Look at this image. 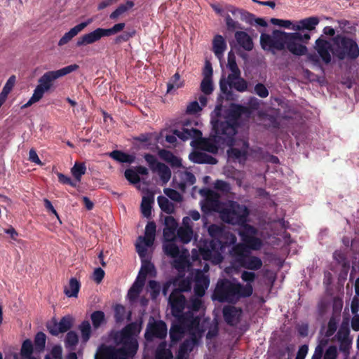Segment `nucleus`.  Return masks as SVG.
<instances>
[{
	"mask_svg": "<svg viewBox=\"0 0 359 359\" xmlns=\"http://www.w3.org/2000/svg\"><path fill=\"white\" fill-rule=\"evenodd\" d=\"M153 200L149 197L144 196L141 203V211L144 217L149 218L151 215V203Z\"/></svg>",
	"mask_w": 359,
	"mask_h": 359,
	"instance_id": "obj_40",
	"label": "nucleus"
},
{
	"mask_svg": "<svg viewBox=\"0 0 359 359\" xmlns=\"http://www.w3.org/2000/svg\"><path fill=\"white\" fill-rule=\"evenodd\" d=\"M332 42L335 46L334 49L332 48L331 42L327 40L319 38L316 41V50L325 63L330 62L332 53L340 60L346 57L355 59L359 56V48L354 40L337 35L332 39Z\"/></svg>",
	"mask_w": 359,
	"mask_h": 359,
	"instance_id": "obj_7",
	"label": "nucleus"
},
{
	"mask_svg": "<svg viewBox=\"0 0 359 359\" xmlns=\"http://www.w3.org/2000/svg\"><path fill=\"white\" fill-rule=\"evenodd\" d=\"M225 22L229 30L233 31L241 28L240 24L237 21L233 20L228 14L225 16Z\"/></svg>",
	"mask_w": 359,
	"mask_h": 359,
	"instance_id": "obj_56",
	"label": "nucleus"
},
{
	"mask_svg": "<svg viewBox=\"0 0 359 359\" xmlns=\"http://www.w3.org/2000/svg\"><path fill=\"white\" fill-rule=\"evenodd\" d=\"M202 109L197 101L191 102L187 107V112L189 114H196Z\"/></svg>",
	"mask_w": 359,
	"mask_h": 359,
	"instance_id": "obj_62",
	"label": "nucleus"
},
{
	"mask_svg": "<svg viewBox=\"0 0 359 359\" xmlns=\"http://www.w3.org/2000/svg\"><path fill=\"white\" fill-rule=\"evenodd\" d=\"M199 193L204 198L201 202L203 212L205 213L218 212L221 218V212L224 208L225 202L220 201L219 194L208 188L201 189Z\"/></svg>",
	"mask_w": 359,
	"mask_h": 359,
	"instance_id": "obj_11",
	"label": "nucleus"
},
{
	"mask_svg": "<svg viewBox=\"0 0 359 359\" xmlns=\"http://www.w3.org/2000/svg\"><path fill=\"white\" fill-rule=\"evenodd\" d=\"M166 335L167 326L161 320L149 324L145 332V338L148 341H151L154 337L164 339Z\"/></svg>",
	"mask_w": 359,
	"mask_h": 359,
	"instance_id": "obj_17",
	"label": "nucleus"
},
{
	"mask_svg": "<svg viewBox=\"0 0 359 359\" xmlns=\"http://www.w3.org/2000/svg\"><path fill=\"white\" fill-rule=\"evenodd\" d=\"M309 347L307 345H302L299 347L295 359H304L308 353Z\"/></svg>",
	"mask_w": 359,
	"mask_h": 359,
	"instance_id": "obj_64",
	"label": "nucleus"
},
{
	"mask_svg": "<svg viewBox=\"0 0 359 359\" xmlns=\"http://www.w3.org/2000/svg\"><path fill=\"white\" fill-rule=\"evenodd\" d=\"M46 340V334L43 332H38L34 339L35 346L40 349H43L45 347Z\"/></svg>",
	"mask_w": 359,
	"mask_h": 359,
	"instance_id": "obj_52",
	"label": "nucleus"
},
{
	"mask_svg": "<svg viewBox=\"0 0 359 359\" xmlns=\"http://www.w3.org/2000/svg\"><path fill=\"white\" fill-rule=\"evenodd\" d=\"M201 90L205 95H210L213 91L212 79H203L201 83Z\"/></svg>",
	"mask_w": 359,
	"mask_h": 359,
	"instance_id": "obj_48",
	"label": "nucleus"
},
{
	"mask_svg": "<svg viewBox=\"0 0 359 359\" xmlns=\"http://www.w3.org/2000/svg\"><path fill=\"white\" fill-rule=\"evenodd\" d=\"M270 22L273 25H276L278 27L287 28V29H292V27L294 23H293L292 21L288 20H281L278 18H271L270 20Z\"/></svg>",
	"mask_w": 359,
	"mask_h": 359,
	"instance_id": "obj_51",
	"label": "nucleus"
},
{
	"mask_svg": "<svg viewBox=\"0 0 359 359\" xmlns=\"http://www.w3.org/2000/svg\"><path fill=\"white\" fill-rule=\"evenodd\" d=\"M214 187L223 193H228L231 189L229 184L222 180H217L214 184Z\"/></svg>",
	"mask_w": 359,
	"mask_h": 359,
	"instance_id": "obj_54",
	"label": "nucleus"
},
{
	"mask_svg": "<svg viewBox=\"0 0 359 359\" xmlns=\"http://www.w3.org/2000/svg\"><path fill=\"white\" fill-rule=\"evenodd\" d=\"M72 323V320L70 316H65L58 323H56V327L59 329V332L63 333L70 329Z\"/></svg>",
	"mask_w": 359,
	"mask_h": 359,
	"instance_id": "obj_42",
	"label": "nucleus"
},
{
	"mask_svg": "<svg viewBox=\"0 0 359 359\" xmlns=\"http://www.w3.org/2000/svg\"><path fill=\"white\" fill-rule=\"evenodd\" d=\"M245 247L248 248L244 243L232 247L229 253L233 259V264L255 273L262 269L263 262L260 257L246 253Z\"/></svg>",
	"mask_w": 359,
	"mask_h": 359,
	"instance_id": "obj_9",
	"label": "nucleus"
},
{
	"mask_svg": "<svg viewBox=\"0 0 359 359\" xmlns=\"http://www.w3.org/2000/svg\"><path fill=\"white\" fill-rule=\"evenodd\" d=\"M57 175L58 177V180L60 183L63 184H69L73 187H75L76 186V184L74 182L70 177L65 175L62 173L57 172Z\"/></svg>",
	"mask_w": 359,
	"mask_h": 359,
	"instance_id": "obj_61",
	"label": "nucleus"
},
{
	"mask_svg": "<svg viewBox=\"0 0 359 359\" xmlns=\"http://www.w3.org/2000/svg\"><path fill=\"white\" fill-rule=\"evenodd\" d=\"M302 34L299 32L286 33L285 39V47L296 55H303L306 53V47L302 45Z\"/></svg>",
	"mask_w": 359,
	"mask_h": 359,
	"instance_id": "obj_14",
	"label": "nucleus"
},
{
	"mask_svg": "<svg viewBox=\"0 0 359 359\" xmlns=\"http://www.w3.org/2000/svg\"><path fill=\"white\" fill-rule=\"evenodd\" d=\"M195 182V176L187 170H177L175 173L172 180L173 187L182 191H184L187 187L193 185Z\"/></svg>",
	"mask_w": 359,
	"mask_h": 359,
	"instance_id": "obj_15",
	"label": "nucleus"
},
{
	"mask_svg": "<svg viewBox=\"0 0 359 359\" xmlns=\"http://www.w3.org/2000/svg\"><path fill=\"white\" fill-rule=\"evenodd\" d=\"M141 327L136 323L126 325L121 331L114 336V342L120 348L101 345L95 355V359H133L138 349L136 339L140 332Z\"/></svg>",
	"mask_w": 359,
	"mask_h": 359,
	"instance_id": "obj_4",
	"label": "nucleus"
},
{
	"mask_svg": "<svg viewBox=\"0 0 359 359\" xmlns=\"http://www.w3.org/2000/svg\"><path fill=\"white\" fill-rule=\"evenodd\" d=\"M285 32L274 30L271 34H262L260 43L264 50L275 53L276 50H281L285 48Z\"/></svg>",
	"mask_w": 359,
	"mask_h": 359,
	"instance_id": "obj_12",
	"label": "nucleus"
},
{
	"mask_svg": "<svg viewBox=\"0 0 359 359\" xmlns=\"http://www.w3.org/2000/svg\"><path fill=\"white\" fill-rule=\"evenodd\" d=\"M209 266L205 264L203 270L196 269L191 273L192 281L194 283V294L197 297L191 299L187 306V311L182 313L186 305V299L182 292L189 291L191 288V281L188 278L182 281L179 285V290L173 291L168 299L171 306V312L176 318L175 322L170 330V337L173 342L179 341L184 334L189 335V339L185 340L180 346L177 358L183 359L198 344L205 332L208 322L201 319L196 314L202 306L200 299L205 294L210 285L209 276L207 274Z\"/></svg>",
	"mask_w": 359,
	"mask_h": 359,
	"instance_id": "obj_2",
	"label": "nucleus"
},
{
	"mask_svg": "<svg viewBox=\"0 0 359 359\" xmlns=\"http://www.w3.org/2000/svg\"><path fill=\"white\" fill-rule=\"evenodd\" d=\"M144 283H145L142 282V280H140L138 279L135 280L128 292L127 297L130 302H135L137 299L139 294L142 290Z\"/></svg>",
	"mask_w": 359,
	"mask_h": 359,
	"instance_id": "obj_31",
	"label": "nucleus"
},
{
	"mask_svg": "<svg viewBox=\"0 0 359 359\" xmlns=\"http://www.w3.org/2000/svg\"><path fill=\"white\" fill-rule=\"evenodd\" d=\"M109 156L120 163H132L135 161V156L134 154H128L118 150L110 152Z\"/></svg>",
	"mask_w": 359,
	"mask_h": 359,
	"instance_id": "obj_28",
	"label": "nucleus"
},
{
	"mask_svg": "<svg viewBox=\"0 0 359 359\" xmlns=\"http://www.w3.org/2000/svg\"><path fill=\"white\" fill-rule=\"evenodd\" d=\"M158 156L162 160L166 161L172 166H181V159L175 156L170 151L165 149H161L158 151Z\"/></svg>",
	"mask_w": 359,
	"mask_h": 359,
	"instance_id": "obj_30",
	"label": "nucleus"
},
{
	"mask_svg": "<svg viewBox=\"0 0 359 359\" xmlns=\"http://www.w3.org/2000/svg\"><path fill=\"white\" fill-rule=\"evenodd\" d=\"M163 192L166 196L174 201L180 202L182 200V195L175 189L165 188L164 189Z\"/></svg>",
	"mask_w": 359,
	"mask_h": 359,
	"instance_id": "obj_49",
	"label": "nucleus"
},
{
	"mask_svg": "<svg viewBox=\"0 0 359 359\" xmlns=\"http://www.w3.org/2000/svg\"><path fill=\"white\" fill-rule=\"evenodd\" d=\"M227 67L231 71V73L229 74V76L232 77L233 75L236 74L241 75V72L236 62V56L232 51H230L228 53Z\"/></svg>",
	"mask_w": 359,
	"mask_h": 359,
	"instance_id": "obj_35",
	"label": "nucleus"
},
{
	"mask_svg": "<svg viewBox=\"0 0 359 359\" xmlns=\"http://www.w3.org/2000/svg\"><path fill=\"white\" fill-rule=\"evenodd\" d=\"M163 250L166 255L174 259L172 266L180 273L183 272L189 266V250H180L175 241H163Z\"/></svg>",
	"mask_w": 359,
	"mask_h": 359,
	"instance_id": "obj_10",
	"label": "nucleus"
},
{
	"mask_svg": "<svg viewBox=\"0 0 359 359\" xmlns=\"http://www.w3.org/2000/svg\"><path fill=\"white\" fill-rule=\"evenodd\" d=\"M211 241L201 240L199 252L205 261H210L214 264H220L226 245H236V237L226 231L224 227L217 224H211L208 228Z\"/></svg>",
	"mask_w": 359,
	"mask_h": 359,
	"instance_id": "obj_6",
	"label": "nucleus"
},
{
	"mask_svg": "<svg viewBox=\"0 0 359 359\" xmlns=\"http://www.w3.org/2000/svg\"><path fill=\"white\" fill-rule=\"evenodd\" d=\"M318 23L319 19L318 17H309L296 22L292 27V29L294 31H300L304 29L313 30Z\"/></svg>",
	"mask_w": 359,
	"mask_h": 359,
	"instance_id": "obj_22",
	"label": "nucleus"
},
{
	"mask_svg": "<svg viewBox=\"0 0 359 359\" xmlns=\"http://www.w3.org/2000/svg\"><path fill=\"white\" fill-rule=\"evenodd\" d=\"M158 205L162 211L171 213L174 210L173 204L165 196H160L157 198Z\"/></svg>",
	"mask_w": 359,
	"mask_h": 359,
	"instance_id": "obj_39",
	"label": "nucleus"
},
{
	"mask_svg": "<svg viewBox=\"0 0 359 359\" xmlns=\"http://www.w3.org/2000/svg\"><path fill=\"white\" fill-rule=\"evenodd\" d=\"M126 309L121 304H116L114 306V317L117 323H120L124 320L126 318Z\"/></svg>",
	"mask_w": 359,
	"mask_h": 359,
	"instance_id": "obj_47",
	"label": "nucleus"
},
{
	"mask_svg": "<svg viewBox=\"0 0 359 359\" xmlns=\"http://www.w3.org/2000/svg\"><path fill=\"white\" fill-rule=\"evenodd\" d=\"M33 352L32 342L29 339L25 340L22 345L20 355L25 359H36L32 356Z\"/></svg>",
	"mask_w": 359,
	"mask_h": 359,
	"instance_id": "obj_36",
	"label": "nucleus"
},
{
	"mask_svg": "<svg viewBox=\"0 0 359 359\" xmlns=\"http://www.w3.org/2000/svg\"><path fill=\"white\" fill-rule=\"evenodd\" d=\"M249 215L247 206L233 201H228L225 202L224 208L221 212V219L226 223L241 226L238 235L243 243L250 250H259L263 246V241L256 237L257 229L247 224Z\"/></svg>",
	"mask_w": 359,
	"mask_h": 359,
	"instance_id": "obj_3",
	"label": "nucleus"
},
{
	"mask_svg": "<svg viewBox=\"0 0 359 359\" xmlns=\"http://www.w3.org/2000/svg\"><path fill=\"white\" fill-rule=\"evenodd\" d=\"M177 223L171 216L165 218V227L163 229V241H175L176 238Z\"/></svg>",
	"mask_w": 359,
	"mask_h": 359,
	"instance_id": "obj_20",
	"label": "nucleus"
},
{
	"mask_svg": "<svg viewBox=\"0 0 359 359\" xmlns=\"http://www.w3.org/2000/svg\"><path fill=\"white\" fill-rule=\"evenodd\" d=\"M177 234L181 242L188 243L192 239L194 232L189 228H179Z\"/></svg>",
	"mask_w": 359,
	"mask_h": 359,
	"instance_id": "obj_37",
	"label": "nucleus"
},
{
	"mask_svg": "<svg viewBox=\"0 0 359 359\" xmlns=\"http://www.w3.org/2000/svg\"><path fill=\"white\" fill-rule=\"evenodd\" d=\"M173 355L170 348H167L165 342H161L155 353V359H172Z\"/></svg>",
	"mask_w": 359,
	"mask_h": 359,
	"instance_id": "obj_32",
	"label": "nucleus"
},
{
	"mask_svg": "<svg viewBox=\"0 0 359 359\" xmlns=\"http://www.w3.org/2000/svg\"><path fill=\"white\" fill-rule=\"evenodd\" d=\"M81 283L79 280L73 277L69 279L67 285L64 287V293L67 297L76 298L80 290Z\"/></svg>",
	"mask_w": 359,
	"mask_h": 359,
	"instance_id": "obj_26",
	"label": "nucleus"
},
{
	"mask_svg": "<svg viewBox=\"0 0 359 359\" xmlns=\"http://www.w3.org/2000/svg\"><path fill=\"white\" fill-rule=\"evenodd\" d=\"M184 85V81L181 79L180 75L177 72L168 81L167 83L168 94L174 95L178 89L182 88Z\"/></svg>",
	"mask_w": 359,
	"mask_h": 359,
	"instance_id": "obj_25",
	"label": "nucleus"
},
{
	"mask_svg": "<svg viewBox=\"0 0 359 359\" xmlns=\"http://www.w3.org/2000/svg\"><path fill=\"white\" fill-rule=\"evenodd\" d=\"M16 78L15 76L13 75L9 77L8 81H6L5 86H4L2 90L5 93L9 94L10 92L12 90L13 88L14 87V85L15 83Z\"/></svg>",
	"mask_w": 359,
	"mask_h": 359,
	"instance_id": "obj_60",
	"label": "nucleus"
},
{
	"mask_svg": "<svg viewBox=\"0 0 359 359\" xmlns=\"http://www.w3.org/2000/svg\"><path fill=\"white\" fill-rule=\"evenodd\" d=\"M104 36H105V35L103 32V28H97L95 30L79 37L76 41V46L80 47L92 44L98 41Z\"/></svg>",
	"mask_w": 359,
	"mask_h": 359,
	"instance_id": "obj_18",
	"label": "nucleus"
},
{
	"mask_svg": "<svg viewBox=\"0 0 359 359\" xmlns=\"http://www.w3.org/2000/svg\"><path fill=\"white\" fill-rule=\"evenodd\" d=\"M147 291L150 293L151 299H156L160 294L161 285L156 280H150L148 283Z\"/></svg>",
	"mask_w": 359,
	"mask_h": 359,
	"instance_id": "obj_43",
	"label": "nucleus"
},
{
	"mask_svg": "<svg viewBox=\"0 0 359 359\" xmlns=\"http://www.w3.org/2000/svg\"><path fill=\"white\" fill-rule=\"evenodd\" d=\"M124 27H125V23L121 22V23L116 24L112 27L109 28V29L103 28V32H104L105 36H109L114 35V34L122 31Z\"/></svg>",
	"mask_w": 359,
	"mask_h": 359,
	"instance_id": "obj_50",
	"label": "nucleus"
},
{
	"mask_svg": "<svg viewBox=\"0 0 359 359\" xmlns=\"http://www.w3.org/2000/svg\"><path fill=\"white\" fill-rule=\"evenodd\" d=\"M86 167L83 163H75L71 169L72 175L74 177L77 182H80L81 177L85 174Z\"/></svg>",
	"mask_w": 359,
	"mask_h": 359,
	"instance_id": "obj_38",
	"label": "nucleus"
},
{
	"mask_svg": "<svg viewBox=\"0 0 359 359\" xmlns=\"http://www.w3.org/2000/svg\"><path fill=\"white\" fill-rule=\"evenodd\" d=\"M222 312L224 320L230 325H237L242 314V310L233 306H224Z\"/></svg>",
	"mask_w": 359,
	"mask_h": 359,
	"instance_id": "obj_21",
	"label": "nucleus"
},
{
	"mask_svg": "<svg viewBox=\"0 0 359 359\" xmlns=\"http://www.w3.org/2000/svg\"><path fill=\"white\" fill-rule=\"evenodd\" d=\"M334 259L344 266H346L348 263L346 262L345 255L341 250H337L333 254Z\"/></svg>",
	"mask_w": 359,
	"mask_h": 359,
	"instance_id": "obj_58",
	"label": "nucleus"
},
{
	"mask_svg": "<svg viewBox=\"0 0 359 359\" xmlns=\"http://www.w3.org/2000/svg\"><path fill=\"white\" fill-rule=\"evenodd\" d=\"M189 159L196 163H208L214 165L217 163L215 158L201 151L191 153L189 154Z\"/></svg>",
	"mask_w": 359,
	"mask_h": 359,
	"instance_id": "obj_23",
	"label": "nucleus"
},
{
	"mask_svg": "<svg viewBox=\"0 0 359 359\" xmlns=\"http://www.w3.org/2000/svg\"><path fill=\"white\" fill-rule=\"evenodd\" d=\"M125 177L131 184H136L140 181L138 173L133 168L126 170Z\"/></svg>",
	"mask_w": 359,
	"mask_h": 359,
	"instance_id": "obj_46",
	"label": "nucleus"
},
{
	"mask_svg": "<svg viewBox=\"0 0 359 359\" xmlns=\"http://www.w3.org/2000/svg\"><path fill=\"white\" fill-rule=\"evenodd\" d=\"M93 18H88L84 22L74 26L67 32H66L63 36L59 40L58 46H62L67 44L70 41L74 36H76L79 32L83 30L88 25L93 22Z\"/></svg>",
	"mask_w": 359,
	"mask_h": 359,
	"instance_id": "obj_19",
	"label": "nucleus"
},
{
	"mask_svg": "<svg viewBox=\"0 0 359 359\" xmlns=\"http://www.w3.org/2000/svg\"><path fill=\"white\" fill-rule=\"evenodd\" d=\"M133 6L134 3L132 1H127L125 4H121L114 12H112L109 17L112 20H116Z\"/></svg>",
	"mask_w": 359,
	"mask_h": 359,
	"instance_id": "obj_34",
	"label": "nucleus"
},
{
	"mask_svg": "<svg viewBox=\"0 0 359 359\" xmlns=\"http://www.w3.org/2000/svg\"><path fill=\"white\" fill-rule=\"evenodd\" d=\"M229 84L230 87L239 92H244L247 90L248 83L241 77V75H233L232 77L229 76Z\"/></svg>",
	"mask_w": 359,
	"mask_h": 359,
	"instance_id": "obj_29",
	"label": "nucleus"
},
{
	"mask_svg": "<svg viewBox=\"0 0 359 359\" xmlns=\"http://www.w3.org/2000/svg\"><path fill=\"white\" fill-rule=\"evenodd\" d=\"M255 93L260 97L265 98L269 95V90L262 83H257L255 86Z\"/></svg>",
	"mask_w": 359,
	"mask_h": 359,
	"instance_id": "obj_53",
	"label": "nucleus"
},
{
	"mask_svg": "<svg viewBox=\"0 0 359 359\" xmlns=\"http://www.w3.org/2000/svg\"><path fill=\"white\" fill-rule=\"evenodd\" d=\"M91 320L95 328L99 327L104 321V313L100 311L93 312L91 314Z\"/></svg>",
	"mask_w": 359,
	"mask_h": 359,
	"instance_id": "obj_45",
	"label": "nucleus"
},
{
	"mask_svg": "<svg viewBox=\"0 0 359 359\" xmlns=\"http://www.w3.org/2000/svg\"><path fill=\"white\" fill-rule=\"evenodd\" d=\"M235 39L239 46L246 50L253 48V43L250 36L245 32L238 31L235 33Z\"/></svg>",
	"mask_w": 359,
	"mask_h": 359,
	"instance_id": "obj_27",
	"label": "nucleus"
},
{
	"mask_svg": "<svg viewBox=\"0 0 359 359\" xmlns=\"http://www.w3.org/2000/svg\"><path fill=\"white\" fill-rule=\"evenodd\" d=\"M145 161L148 163L149 168L154 171L156 169V167H157V164L160 163L157 161L156 158L150 154H147L144 156Z\"/></svg>",
	"mask_w": 359,
	"mask_h": 359,
	"instance_id": "obj_57",
	"label": "nucleus"
},
{
	"mask_svg": "<svg viewBox=\"0 0 359 359\" xmlns=\"http://www.w3.org/2000/svg\"><path fill=\"white\" fill-rule=\"evenodd\" d=\"M81 334V338L83 342H86L90 339L91 334V326L88 321H83L79 326Z\"/></svg>",
	"mask_w": 359,
	"mask_h": 359,
	"instance_id": "obj_41",
	"label": "nucleus"
},
{
	"mask_svg": "<svg viewBox=\"0 0 359 359\" xmlns=\"http://www.w3.org/2000/svg\"><path fill=\"white\" fill-rule=\"evenodd\" d=\"M351 310L353 314H358L359 311V297H353L351 303Z\"/></svg>",
	"mask_w": 359,
	"mask_h": 359,
	"instance_id": "obj_63",
	"label": "nucleus"
},
{
	"mask_svg": "<svg viewBox=\"0 0 359 359\" xmlns=\"http://www.w3.org/2000/svg\"><path fill=\"white\" fill-rule=\"evenodd\" d=\"M78 335L75 332L70 331L67 334L65 339L66 346L70 349H73L74 347L78 343Z\"/></svg>",
	"mask_w": 359,
	"mask_h": 359,
	"instance_id": "obj_44",
	"label": "nucleus"
},
{
	"mask_svg": "<svg viewBox=\"0 0 359 359\" xmlns=\"http://www.w3.org/2000/svg\"><path fill=\"white\" fill-rule=\"evenodd\" d=\"M221 111L222 107L217 106L211 114L212 131L209 138H202V133L198 129L184 128L175 130L173 135H166V141L174 143L176 136L184 141L189 138L200 140L201 147L212 154L217 153L219 147L228 146L229 158L241 164H244L250 158H257L262 152L260 147H250L247 137L234 138L243 119L250 116V109L242 105H232L224 118L221 117Z\"/></svg>",
	"mask_w": 359,
	"mask_h": 359,
	"instance_id": "obj_1",
	"label": "nucleus"
},
{
	"mask_svg": "<svg viewBox=\"0 0 359 359\" xmlns=\"http://www.w3.org/2000/svg\"><path fill=\"white\" fill-rule=\"evenodd\" d=\"M78 68L79 65L74 64L58 70L46 72L39 78V84L35 88L32 96L22 107L27 108L39 102L43 97L44 93L51 88L53 81L76 71Z\"/></svg>",
	"mask_w": 359,
	"mask_h": 359,
	"instance_id": "obj_8",
	"label": "nucleus"
},
{
	"mask_svg": "<svg viewBox=\"0 0 359 359\" xmlns=\"http://www.w3.org/2000/svg\"><path fill=\"white\" fill-rule=\"evenodd\" d=\"M256 277L257 275L254 272L243 271L241 278L245 284L240 283L236 278L218 280L212 299L219 302L236 304L241 299L250 297L253 294L252 283Z\"/></svg>",
	"mask_w": 359,
	"mask_h": 359,
	"instance_id": "obj_5",
	"label": "nucleus"
},
{
	"mask_svg": "<svg viewBox=\"0 0 359 359\" xmlns=\"http://www.w3.org/2000/svg\"><path fill=\"white\" fill-rule=\"evenodd\" d=\"M337 348L335 346H329L325 352L323 359H337Z\"/></svg>",
	"mask_w": 359,
	"mask_h": 359,
	"instance_id": "obj_55",
	"label": "nucleus"
},
{
	"mask_svg": "<svg viewBox=\"0 0 359 359\" xmlns=\"http://www.w3.org/2000/svg\"><path fill=\"white\" fill-rule=\"evenodd\" d=\"M226 49V43L224 37L219 34L216 35L212 41V51L219 60L222 59Z\"/></svg>",
	"mask_w": 359,
	"mask_h": 359,
	"instance_id": "obj_24",
	"label": "nucleus"
},
{
	"mask_svg": "<svg viewBox=\"0 0 359 359\" xmlns=\"http://www.w3.org/2000/svg\"><path fill=\"white\" fill-rule=\"evenodd\" d=\"M104 271L101 268H96L93 273V279L97 283H101L104 276Z\"/></svg>",
	"mask_w": 359,
	"mask_h": 359,
	"instance_id": "obj_59",
	"label": "nucleus"
},
{
	"mask_svg": "<svg viewBox=\"0 0 359 359\" xmlns=\"http://www.w3.org/2000/svg\"><path fill=\"white\" fill-rule=\"evenodd\" d=\"M141 258V268L136 279L145 283L147 276L155 277L156 271L154 265L151 262L147 255V250L145 249L144 255H139Z\"/></svg>",
	"mask_w": 359,
	"mask_h": 359,
	"instance_id": "obj_16",
	"label": "nucleus"
},
{
	"mask_svg": "<svg viewBox=\"0 0 359 359\" xmlns=\"http://www.w3.org/2000/svg\"><path fill=\"white\" fill-rule=\"evenodd\" d=\"M159 175V177L163 184H166L171 177L170 169L163 163H158L157 167L154 170Z\"/></svg>",
	"mask_w": 359,
	"mask_h": 359,
	"instance_id": "obj_33",
	"label": "nucleus"
},
{
	"mask_svg": "<svg viewBox=\"0 0 359 359\" xmlns=\"http://www.w3.org/2000/svg\"><path fill=\"white\" fill-rule=\"evenodd\" d=\"M156 224L154 222H148L145 227L144 236H139L136 244V250L139 255H144L145 249L151 247L155 240Z\"/></svg>",
	"mask_w": 359,
	"mask_h": 359,
	"instance_id": "obj_13",
	"label": "nucleus"
}]
</instances>
